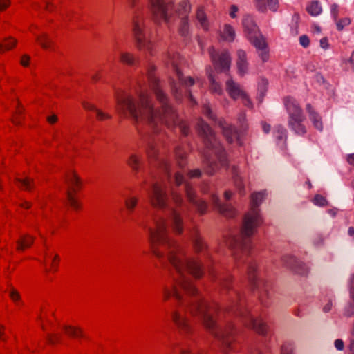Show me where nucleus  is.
Here are the masks:
<instances>
[{
	"label": "nucleus",
	"instance_id": "nucleus-7",
	"mask_svg": "<svg viewBox=\"0 0 354 354\" xmlns=\"http://www.w3.org/2000/svg\"><path fill=\"white\" fill-rule=\"evenodd\" d=\"M132 31L138 49L152 54V45L148 40V30L142 17L139 16L134 17Z\"/></svg>",
	"mask_w": 354,
	"mask_h": 354
},
{
	"label": "nucleus",
	"instance_id": "nucleus-47",
	"mask_svg": "<svg viewBox=\"0 0 354 354\" xmlns=\"http://www.w3.org/2000/svg\"><path fill=\"white\" fill-rule=\"evenodd\" d=\"M96 115H97V118L99 120H106V119H111V116L106 113H104L103 111H102L100 109H96Z\"/></svg>",
	"mask_w": 354,
	"mask_h": 354
},
{
	"label": "nucleus",
	"instance_id": "nucleus-2",
	"mask_svg": "<svg viewBox=\"0 0 354 354\" xmlns=\"http://www.w3.org/2000/svg\"><path fill=\"white\" fill-rule=\"evenodd\" d=\"M154 70L153 66H149L148 79L156 99L160 104L161 111H154L147 95L144 93L140 94L139 103H136L133 97L126 93L118 95L116 99L118 110L124 113L127 111L136 124L146 123L154 127L161 121L168 127H178L182 134L187 136L189 127L178 118L177 113L169 103L167 95L161 89L159 80L153 74Z\"/></svg>",
	"mask_w": 354,
	"mask_h": 354
},
{
	"label": "nucleus",
	"instance_id": "nucleus-60",
	"mask_svg": "<svg viewBox=\"0 0 354 354\" xmlns=\"http://www.w3.org/2000/svg\"><path fill=\"white\" fill-rule=\"evenodd\" d=\"M30 59V57L27 55H24L22 56L21 59V64L24 66H27L28 65V61Z\"/></svg>",
	"mask_w": 354,
	"mask_h": 354
},
{
	"label": "nucleus",
	"instance_id": "nucleus-44",
	"mask_svg": "<svg viewBox=\"0 0 354 354\" xmlns=\"http://www.w3.org/2000/svg\"><path fill=\"white\" fill-rule=\"evenodd\" d=\"M259 50L261 52L259 53V56L261 57L263 62H266L269 58L268 51L267 50V43L266 42V46L263 48H256Z\"/></svg>",
	"mask_w": 354,
	"mask_h": 354
},
{
	"label": "nucleus",
	"instance_id": "nucleus-39",
	"mask_svg": "<svg viewBox=\"0 0 354 354\" xmlns=\"http://www.w3.org/2000/svg\"><path fill=\"white\" fill-rule=\"evenodd\" d=\"M16 181L21 184L26 190L30 191L33 187V180L26 178L25 179L16 178Z\"/></svg>",
	"mask_w": 354,
	"mask_h": 354
},
{
	"label": "nucleus",
	"instance_id": "nucleus-5",
	"mask_svg": "<svg viewBox=\"0 0 354 354\" xmlns=\"http://www.w3.org/2000/svg\"><path fill=\"white\" fill-rule=\"evenodd\" d=\"M198 134L203 138L205 147L209 149L214 150V154L218 160L217 162L213 158L206 156L203 161L205 172L209 175H214L221 167L227 165L225 152L217 140L215 133L209 125L203 120L197 123Z\"/></svg>",
	"mask_w": 354,
	"mask_h": 354
},
{
	"label": "nucleus",
	"instance_id": "nucleus-38",
	"mask_svg": "<svg viewBox=\"0 0 354 354\" xmlns=\"http://www.w3.org/2000/svg\"><path fill=\"white\" fill-rule=\"evenodd\" d=\"M120 60L124 64H127L129 65H133L135 64L136 59L133 55L129 53H122L120 55Z\"/></svg>",
	"mask_w": 354,
	"mask_h": 354
},
{
	"label": "nucleus",
	"instance_id": "nucleus-9",
	"mask_svg": "<svg viewBox=\"0 0 354 354\" xmlns=\"http://www.w3.org/2000/svg\"><path fill=\"white\" fill-rule=\"evenodd\" d=\"M243 26L248 39L255 48H263L266 46V39L259 32L252 16L248 15L244 16Z\"/></svg>",
	"mask_w": 354,
	"mask_h": 354
},
{
	"label": "nucleus",
	"instance_id": "nucleus-46",
	"mask_svg": "<svg viewBox=\"0 0 354 354\" xmlns=\"http://www.w3.org/2000/svg\"><path fill=\"white\" fill-rule=\"evenodd\" d=\"M171 91H172L173 95L175 97V98L176 100L180 99L181 94L178 91V88L176 84L174 83V82H171Z\"/></svg>",
	"mask_w": 354,
	"mask_h": 354
},
{
	"label": "nucleus",
	"instance_id": "nucleus-51",
	"mask_svg": "<svg viewBox=\"0 0 354 354\" xmlns=\"http://www.w3.org/2000/svg\"><path fill=\"white\" fill-rule=\"evenodd\" d=\"M299 42L300 44L304 46V48H306L309 46L310 40L308 36L306 35H302L299 37Z\"/></svg>",
	"mask_w": 354,
	"mask_h": 354
},
{
	"label": "nucleus",
	"instance_id": "nucleus-10",
	"mask_svg": "<svg viewBox=\"0 0 354 354\" xmlns=\"http://www.w3.org/2000/svg\"><path fill=\"white\" fill-rule=\"evenodd\" d=\"M204 114L209 119L216 122L218 126L221 129L223 136L229 143L234 142L237 138V130L234 126L227 123L223 118L217 119L209 106L204 107Z\"/></svg>",
	"mask_w": 354,
	"mask_h": 354
},
{
	"label": "nucleus",
	"instance_id": "nucleus-34",
	"mask_svg": "<svg viewBox=\"0 0 354 354\" xmlns=\"http://www.w3.org/2000/svg\"><path fill=\"white\" fill-rule=\"evenodd\" d=\"M268 80L265 79H262L258 85V96L257 98L260 102H261L263 100L264 96L266 95V93L268 89Z\"/></svg>",
	"mask_w": 354,
	"mask_h": 354
},
{
	"label": "nucleus",
	"instance_id": "nucleus-52",
	"mask_svg": "<svg viewBox=\"0 0 354 354\" xmlns=\"http://www.w3.org/2000/svg\"><path fill=\"white\" fill-rule=\"evenodd\" d=\"M292 348L290 345H283L281 354H292Z\"/></svg>",
	"mask_w": 354,
	"mask_h": 354
},
{
	"label": "nucleus",
	"instance_id": "nucleus-54",
	"mask_svg": "<svg viewBox=\"0 0 354 354\" xmlns=\"http://www.w3.org/2000/svg\"><path fill=\"white\" fill-rule=\"evenodd\" d=\"M21 113H22V109L19 108L18 110L16 112V115L12 119V122L15 124H20V120H21L20 115H21Z\"/></svg>",
	"mask_w": 354,
	"mask_h": 354
},
{
	"label": "nucleus",
	"instance_id": "nucleus-31",
	"mask_svg": "<svg viewBox=\"0 0 354 354\" xmlns=\"http://www.w3.org/2000/svg\"><path fill=\"white\" fill-rule=\"evenodd\" d=\"M66 182L77 188L82 185L80 177L74 171H71L66 176Z\"/></svg>",
	"mask_w": 354,
	"mask_h": 354
},
{
	"label": "nucleus",
	"instance_id": "nucleus-49",
	"mask_svg": "<svg viewBox=\"0 0 354 354\" xmlns=\"http://www.w3.org/2000/svg\"><path fill=\"white\" fill-rule=\"evenodd\" d=\"M10 297L14 301H19L21 298L19 292L13 288L10 289Z\"/></svg>",
	"mask_w": 354,
	"mask_h": 354
},
{
	"label": "nucleus",
	"instance_id": "nucleus-32",
	"mask_svg": "<svg viewBox=\"0 0 354 354\" xmlns=\"http://www.w3.org/2000/svg\"><path fill=\"white\" fill-rule=\"evenodd\" d=\"M221 36L223 39L228 41H232L235 37V31L230 25L225 24Z\"/></svg>",
	"mask_w": 354,
	"mask_h": 354
},
{
	"label": "nucleus",
	"instance_id": "nucleus-23",
	"mask_svg": "<svg viewBox=\"0 0 354 354\" xmlns=\"http://www.w3.org/2000/svg\"><path fill=\"white\" fill-rule=\"evenodd\" d=\"M306 109L310 114V118L313 121L315 127L318 130L321 131L323 128V126L318 114L313 110L312 106L310 104H307Z\"/></svg>",
	"mask_w": 354,
	"mask_h": 354
},
{
	"label": "nucleus",
	"instance_id": "nucleus-19",
	"mask_svg": "<svg viewBox=\"0 0 354 354\" xmlns=\"http://www.w3.org/2000/svg\"><path fill=\"white\" fill-rule=\"evenodd\" d=\"M237 59L236 66L238 68L239 73L241 75H244L248 72V63L247 61V55L243 50H237Z\"/></svg>",
	"mask_w": 354,
	"mask_h": 354
},
{
	"label": "nucleus",
	"instance_id": "nucleus-59",
	"mask_svg": "<svg viewBox=\"0 0 354 354\" xmlns=\"http://www.w3.org/2000/svg\"><path fill=\"white\" fill-rule=\"evenodd\" d=\"M320 46L324 49H327L329 46L326 37H323L320 40Z\"/></svg>",
	"mask_w": 354,
	"mask_h": 354
},
{
	"label": "nucleus",
	"instance_id": "nucleus-24",
	"mask_svg": "<svg viewBox=\"0 0 354 354\" xmlns=\"http://www.w3.org/2000/svg\"><path fill=\"white\" fill-rule=\"evenodd\" d=\"M190 11H191V5L186 0L181 1L178 5V8L176 10V14L180 18L182 17H188V15L190 12Z\"/></svg>",
	"mask_w": 354,
	"mask_h": 354
},
{
	"label": "nucleus",
	"instance_id": "nucleus-13",
	"mask_svg": "<svg viewBox=\"0 0 354 354\" xmlns=\"http://www.w3.org/2000/svg\"><path fill=\"white\" fill-rule=\"evenodd\" d=\"M169 60L167 64H171L174 71H175L179 82L182 85L185 86H191L194 84V80L191 77H184L183 73L180 72L178 64L180 62V55L178 53H173L172 55L169 54Z\"/></svg>",
	"mask_w": 354,
	"mask_h": 354
},
{
	"label": "nucleus",
	"instance_id": "nucleus-58",
	"mask_svg": "<svg viewBox=\"0 0 354 354\" xmlns=\"http://www.w3.org/2000/svg\"><path fill=\"white\" fill-rule=\"evenodd\" d=\"M338 6L335 3L331 6V12L334 17V19H336L338 16Z\"/></svg>",
	"mask_w": 354,
	"mask_h": 354
},
{
	"label": "nucleus",
	"instance_id": "nucleus-36",
	"mask_svg": "<svg viewBox=\"0 0 354 354\" xmlns=\"http://www.w3.org/2000/svg\"><path fill=\"white\" fill-rule=\"evenodd\" d=\"M178 164L180 167H183L186 164V153L183 151L180 147H177L175 151Z\"/></svg>",
	"mask_w": 354,
	"mask_h": 354
},
{
	"label": "nucleus",
	"instance_id": "nucleus-61",
	"mask_svg": "<svg viewBox=\"0 0 354 354\" xmlns=\"http://www.w3.org/2000/svg\"><path fill=\"white\" fill-rule=\"evenodd\" d=\"M83 106L85 109L89 110V111H96V108L94 105L89 104L88 102H83Z\"/></svg>",
	"mask_w": 354,
	"mask_h": 354
},
{
	"label": "nucleus",
	"instance_id": "nucleus-14",
	"mask_svg": "<svg viewBox=\"0 0 354 354\" xmlns=\"http://www.w3.org/2000/svg\"><path fill=\"white\" fill-rule=\"evenodd\" d=\"M185 191L189 202L196 206L200 214H205L206 212L207 204L204 201L196 198L192 185L185 183Z\"/></svg>",
	"mask_w": 354,
	"mask_h": 354
},
{
	"label": "nucleus",
	"instance_id": "nucleus-27",
	"mask_svg": "<svg viewBox=\"0 0 354 354\" xmlns=\"http://www.w3.org/2000/svg\"><path fill=\"white\" fill-rule=\"evenodd\" d=\"M307 12L313 17L319 15L322 11V6L318 1H313L306 8Z\"/></svg>",
	"mask_w": 354,
	"mask_h": 354
},
{
	"label": "nucleus",
	"instance_id": "nucleus-64",
	"mask_svg": "<svg viewBox=\"0 0 354 354\" xmlns=\"http://www.w3.org/2000/svg\"><path fill=\"white\" fill-rule=\"evenodd\" d=\"M348 348L351 352V354H354V339H351L350 340V344L348 346Z\"/></svg>",
	"mask_w": 354,
	"mask_h": 354
},
{
	"label": "nucleus",
	"instance_id": "nucleus-26",
	"mask_svg": "<svg viewBox=\"0 0 354 354\" xmlns=\"http://www.w3.org/2000/svg\"><path fill=\"white\" fill-rule=\"evenodd\" d=\"M207 73L208 79L211 84V86H210L211 90L214 93L221 94L222 92L221 88L219 84L215 81V79L212 75V70L210 67H208L207 68Z\"/></svg>",
	"mask_w": 354,
	"mask_h": 354
},
{
	"label": "nucleus",
	"instance_id": "nucleus-17",
	"mask_svg": "<svg viewBox=\"0 0 354 354\" xmlns=\"http://www.w3.org/2000/svg\"><path fill=\"white\" fill-rule=\"evenodd\" d=\"M278 7V0H256V8L261 12L264 13L268 10L276 12Z\"/></svg>",
	"mask_w": 354,
	"mask_h": 354
},
{
	"label": "nucleus",
	"instance_id": "nucleus-12",
	"mask_svg": "<svg viewBox=\"0 0 354 354\" xmlns=\"http://www.w3.org/2000/svg\"><path fill=\"white\" fill-rule=\"evenodd\" d=\"M285 106L289 114V124H295V122H302L304 115L302 110L295 100L291 97L285 99Z\"/></svg>",
	"mask_w": 354,
	"mask_h": 354
},
{
	"label": "nucleus",
	"instance_id": "nucleus-37",
	"mask_svg": "<svg viewBox=\"0 0 354 354\" xmlns=\"http://www.w3.org/2000/svg\"><path fill=\"white\" fill-rule=\"evenodd\" d=\"M138 199L136 196L127 198L124 201L125 206L129 212H132L138 204Z\"/></svg>",
	"mask_w": 354,
	"mask_h": 354
},
{
	"label": "nucleus",
	"instance_id": "nucleus-57",
	"mask_svg": "<svg viewBox=\"0 0 354 354\" xmlns=\"http://www.w3.org/2000/svg\"><path fill=\"white\" fill-rule=\"evenodd\" d=\"M240 97L242 98L243 104H245V106H252V102H251L250 98L248 97V96L247 95V94L245 93H244L243 95H242Z\"/></svg>",
	"mask_w": 354,
	"mask_h": 354
},
{
	"label": "nucleus",
	"instance_id": "nucleus-62",
	"mask_svg": "<svg viewBox=\"0 0 354 354\" xmlns=\"http://www.w3.org/2000/svg\"><path fill=\"white\" fill-rule=\"evenodd\" d=\"M9 5V0H1L0 1V10H3Z\"/></svg>",
	"mask_w": 354,
	"mask_h": 354
},
{
	"label": "nucleus",
	"instance_id": "nucleus-55",
	"mask_svg": "<svg viewBox=\"0 0 354 354\" xmlns=\"http://www.w3.org/2000/svg\"><path fill=\"white\" fill-rule=\"evenodd\" d=\"M354 314V306L350 305L345 309L344 315L347 317H351Z\"/></svg>",
	"mask_w": 354,
	"mask_h": 354
},
{
	"label": "nucleus",
	"instance_id": "nucleus-25",
	"mask_svg": "<svg viewBox=\"0 0 354 354\" xmlns=\"http://www.w3.org/2000/svg\"><path fill=\"white\" fill-rule=\"evenodd\" d=\"M63 329L66 332V335L71 337H82L84 336L83 332L80 328L64 325Z\"/></svg>",
	"mask_w": 354,
	"mask_h": 354
},
{
	"label": "nucleus",
	"instance_id": "nucleus-16",
	"mask_svg": "<svg viewBox=\"0 0 354 354\" xmlns=\"http://www.w3.org/2000/svg\"><path fill=\"white\" fill-rule=\"evenodd\" d=\"M212 203L214 207L226 217H232L234 215V209L233 207L227 204H222L218 197L214 194L212 196Z\"/></svg>",
	"mask_w": 354,
	"mask_h": 354
},
{
	"label": "nucleus",
	"instance_id": "nucleus-29",
	"mask_svg": "<svg viewBox=\"0 0 354 354\" xmlns=\"http://www.w3.org/2000/svg\"><path fill=\"white\" fill-rule=\"evenodd\" d=\"M36 40L44 49L50 48L53 44L52 39L46 33H43L41 35L37 36Z\"/></svg>",
	"mask_w": 354,
	"mask_h": 354
},
{
	"label": "nucleus",
	"instance_id": "nucleus-35",
	"mask_svg": "<svg viewBox=\"0 0 354 354\" xmlns=\"http://www.w3.org/2000/svg\"><path fill=\"white\" fill-rule=\"evenodd\" d=\"M17 44V40L12 38H6L3 42L0 44V53H3L4 50H8L12 49Z\"/></svg>",
	"mask_w": 354,
	"mask_h": 354
},
{
	"label": "nucleus",
	"instance_id": "nucleus-21",
	"mask_svg": "<svg viewBox=\"0 0 354 354\" xmlns=\"http://www.w3.org/2000/svg\"><path fill=\"white\" fill-rule=\"evenodd\" d=\"M189 236L193 243V247L196 252H203L206 248V244L200 236L197 230L193 229L191 230Z\"/></svg>",
	"mask_w": 354,
	"mask_h": 354
},
{
	"label": "nucleus",
	"instance_id": "nucleus-6",
	"mask_svg": "<svg viewBox=\"0 0 354 354\" xmlns=\"http://www.w3.org/2000/svg\"><path fill=\"white\" fill-rule=\"evenodd\" d=\"M233 295L234 298L227 307V311L239 316L246 326L252 328L260 335H265L268 330L266 324L261 319H254L249 315L239 293L234 292Z\"/></svg>",
	"mask_w": 354,
	"mask_h": 354
},
{
	"label": "nucleus",
	"instance_id": "nucleus-53",
	"mask_svg": "<svg viewBox=\"0 0 354 354\" xmlns=\"http://www.w3.org/2000/svg\"><path fill=\"white\" fill-rule=\"evenodd\" d=\"M190 178H199L201 176V171L199 169L191 170L189 172Z\"/></svg>",
	"mask_w": 354,
	"mask_h": 354
},
{
	"label": "nucleus",
	"instance_id": "nucleus-11",
	"mask_svg": "<svg viewBox=\"0 0 354 354\" xmlns=\"http://www.w3.org/2000/svg\"><path fill=\"white\" fill-rule=\"evenodd\" d=\"M214 68L219 71H228L231 64V57L227 50H224L218 55L215 48L211 46L208 49Z\"/></svg>",
	"mask_w": 354,
	"mask_h": 354
},
{
	"label": "nucleus",
	"instance_id": "nucleus-63",
	"mask_svg": "<svg viewBox=\"0 0 354 354\" xmlns=\"http://www.w3.org/2000/svg\"><path fill=\"white\" fill-rule=\"evenodd\" d=\"M350 294H351V298L354 300V274L351 281Z\"/></svg>",
	"mask_w": 354,
	"mask_h": 354
},
{
	"label": "nucleus",
	"instance_id": "nucleus-48",
	"mask_svg": "<svg viewBox=\"0 0 354 354\" xmlns=\"http://www.w3.org/2000/svg\"><path fill=\"white\" fill-rule=\"evenodd\" d=\"M174 180V183L176 184V185H181L184 181V178H183L182 174H180L179 171L175 172Z\"/></svg>",
	"mask_w": 354,
	"mask_h": 354
},
{
	"label": "nucleus",
	"instance_id": "nucleus-45",
	"mask_svg": "<svg viewBox=\"0 0 354 354\" xmlns=\"http://www.w3.org/2000/svg\"><path fill=\"white\" fill-rule=\"evenodd\" d=\"M351 19L349 18H344L337 22V28L341 31L344 29L345 26L350 24Z\"/></svg>",
	"mask_w": 354,
	"mask_h": 354
},
{
	"label": "nucleus",
	"instance_id": "nucleus-8",
	"mask_svg": "<svg viewBox=\"0 0 354 354\" xmlns=\"http://www.w3.org/2000/svg\"><path fill=\"white\" fill-rule=\"evenodd\" d=\"M150 9L156 21H168L172 15L174 2L172 0H149Z\"/></svg>",
	"mask_w": 354,
	"mask_h": 354
},
{
	"label": "nucleus",
	"instance_id": "nucleus-15",
	"mask_svg": "<svg viewBox=\"0 0 354 354\" xmlns=\"http://www.w3.org/2000/svg\"><path fill=\"white\" fill-rule=\"evenodd\" d=\"M283 261L286 266L290 268L297 274L306 276L308 273V267L294 257L284 256L283 257Z\"/></svg>",
	"mask_w": 354,
	"mask_h": 354
},
{
	"label": "nucleus",
	"instance_id": "nucleus-56",
	"mask_svg": "<svg viewBox=\"0 0 354 354\" xmlns=\"http://www.w3.org/2000/svg\"><path fill=\"white\" fill-rule=\"evenodd\" d=\"M335 346L337 350L342 351L344 348V342L340 339H336L335 341Z\"/></svg>",
	"mask_w": 354,
	"mask_h": 354
},
{
	"label": "nucleus",
	"instance_id": "nucleus-42",
	"mask_svg": "<svg viewBox=\"0 0 354 354\" xmlns=\"http://www.w3.org/2000/svg\"><path fill=\"white\" fill-rule=\"evenodd\" d=\"M140 160L136 155H131L128 160L129 165L135 171H138Z\"/></svg>",
	"mask_w": 354,
	"mask_h": 354
},
{
	"label": "nucleus",
	"instance_id": "nucleus-43",
	"mask_svg": "<svg viewBox=\"0 0 354 354\" xmlns=\"http://www.w3.org/2000/svg\"><path fill=\"white\" fill-rule=\"evenodd\" d=\"M66 195H67L68 200L71 207H73L75 209H77L80 207V205H79L78 202L75 199V198L72 194V191H71L69 189L67 190Z\"/></svg>",
	"mask_w": 354,
	"mask_h": 354
},
{
	"label": "nucleus",
	"instance_id": "nucleus-30",
	"mask_svg": "<svg viewBox=\"0 0 354 354\" xmlns=\"http://www.w3.org/2000/svg\"><path fill=\"white\" fill-rule=\"evenodd\" d=\"M180 23L179 26V33L181 36L187 37L189 36V20L187 17H182L180 18Z\"/></svg>",
	"mask_w": 354,
	"mask_h": 354
},
{
	"label": "nucleus",
	"instance_id": "nucleus-22",
	"mask_svg": "<svg viewBox=\"0 0 354 354\" xmlns=\"http://www.w3.org/2000/svg\"><path fill=\"white\" fill-rule=\"evenodd\" d=\"M35 238L28 234L24 235L17 241V250L23 251L27 248H30L33 243Z\"/></svg>",
	"mask_w": 354,
	"mask_h": 354
},
{
	"label": "nucleus",
	"instance_id": "nucleus-40",
	"mask_svg": "<svg viewBox=\"0 0 354 354\" xmlns=\"http://www.w3.org/2000/svg\"><path fill=\"white\" fill-rule=\"evenodd\" d=\"M313 203L318 206L325 207L328 205V202L325 197L320 194H316L313 199Z\"/></svg>",
	"mask_w": 354,
	"mask_h": 354
},
{
	"label": "nucleus",
	"instance_id": "nucleus-50",
	"mask_svg": "<svg viewBox=\"0 0 354 354\" xmlns=\"http://www.w3.org/2000/svg\"><path fill=\"white\" fill-rule=\"evenodd\" d=\"M218 279H219V281L221 282V284L224 288H228L229 284H230V277H224L218 276Z\"/></svg>",
	"mask_w": 354,
	"mask_h": 354
},
{
	"label": "nucleus",
	"instance_id": "nucleus-20",
	"mask_svg": "<svg viewBox=\"0 0 354 354\" xmlns=\"http://www.w3.org/2000/svg\"><path fill=\"white\" fill-rule=\"evenodd\" d=\"M226 90L230 96L234 100L238 99L245 93L241 89L239 84L236 83L232 78H230L226 82Z\"/></svg>",
	"mask_w": 354,
	"mask_h": 354
},
{
	"label": "nucleus",
	"instance_id": "nucleus-33",
	"mask_svg": "<svg viewBox=\"0 0 354 354\" xmlns=\"http://www.w3.org/2000/svg\"><path fill=\"white\" fill-rule=\"evenodd\" d=\"M196 19L201 24V26L205 30H208V23L207 21L206 15L203 10V8L200 7L198 8L196 12Z\"/></svg>",
	"mask_w": 354,
	"mask_h": 354
},
{
	"label": "nucleus",
	"instance_id": "nucleus-18",
	"mask_svg": "<svg viewBox=\"0 0 354 354\" xmlns=\"http://www.w3.org/2000/svg\"><path fill=\"white\" fill-rule=\"evenodd\" d=\"M247 269L248 279L251 283L252 288H260L261 284L263 283V281L261 280H259L256 277V263L252 261H249L248 263Z\"/></svg>",
	"mask_w": 354,
	"mask_h": 354
},
{
	"label": "nucleus",
	"instance_id": "nucleus-1",
	"mask_svg": "<svg viewBox=\"0 0 354 354\" xmlns=\"http://www.w3.org/2000/svg\"><path fill=\"white\" fill-rule=\"evenodd\" d=\"M156 227L147 223L140 225L147 230L153 254L163 263L167 259L172 268L170 270L174 284L172 288L165 287L164 300L174 296L178 302V308L171 313V319L179 332L184 335H189L192 326L186 312L193 316H198L203 325L219 342L222 351L227 353L234 348L235 331L232 324L218 327L213 317L214 309L203 299L192 283L190 275L200 279L203 274L201 263L194 258L188 257L184 250L167 234V223L163 217L155 218Z\"/></svg>",
	"mask_w": 354,
	"mask_h": 354
},
{
	"label": "nucleus",
	"instance_id": "nucleus-28",
	"mask_svg": "<svg viewBox=\"0 0 354 354\" xmlns=\"http://www.w3.org/2000/svg\"><path fill=\"white\" fill-rule=\"evenodd\" d=\"M232 170L234 185L239 189L240 194H243L244 185L241 178L239 175L237 168L235 166H233Z\"/></svg>",
	"mask_w": 354,
	"mask_h": 354
},
{
	"label": "nucleus",
	"instance_id": "nucleus-3",
	"mask_svg": "<svg viewBox=\"0 0 354 354\" xmlns=\"http://www.w3.org/2000/svg\"><path fill=\"white\" fill-rule=\"evenodd\" d=\"M266 192H254L251 195V209L245 216L240 236H232L228 244L236 260L241 258V253L247 255L251 249L250 236L260 225L261 220L258 207L265 198Z\"/></svg>",
	"mask_w": 354,
	"mask_h": 354
},
{
	"label": "nucleus",
	"instance_id": "nucleus-4",
	"mask_svg": "<svg viewBox=\"0 0 354 354\" xmlns=\"http://www.w3.org/2000/svg\"><path fill=\"white\" fill-rule=\"evenodd\" d=\"M149 202L156 209L163 212L169 217L171 229L176 234H181L183 232V221L180 214V209L183 201L180 195L176 193L172 194V199L176 207H173L168 204V196L166 190L162 185L154 183L151 190L149 192Z\"/></svg>",
	"mask_w": 354,
	"mask_h": 354
},
{
	"label": "nucleus",
	"instance_id": "nucleus-41",
	"mask_svg": "<svg viewBox=\"0 0 354 354\" xmlns=\"http://www.w3.org/2000/svg\"><path fill=\"white\" fill-rule=\"evenodd\" d=\"M290 126L295 131L297 134H304L306 132L305 127L301 122H295V124H289Z\"/></svg>",
	"mask_w": 354,
	"mask_h": 354
}]
</instances>
